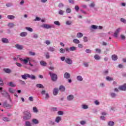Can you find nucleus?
<instances>
[{"label":"nucleus","instance_id":"38","mask_svg":"<svg viewBox=\"0 0 126 126\" xmlns=\"http://www.w3.org/2000/svg\"><path fill=\"white\" fill-rule=\"evenodd\" d=\"M60 52L61 54H64V53H65V49H63V48H61L60 50Z\"/></svg>","mask_w":126,"mask_h":126},{"label":"nucleus","instance_id":"25","mask_svg":"<svg viewBox=\"0 0 126 126\" xmlns=\"http://www.w3.org/2000/svg\"><path fill=\"white\" fill-rule=\"evenodd\" d=\"M40 64L42 66H47V63L45 62L44 61H40Z\"/></svg>","mask_w":126,"mask_h":126},{"label":"nucleus","instance_id":"10","mask_svg":"<svg viewBox=\"0 0 126 126\" xmlns=\"http://www.w3.org/2000/svg\"><path fill=\"white\" fill-rule=\"evenodd\" d=\"M53 94L54 96H57V94H59V89L55 88L53 89Z\"/></svg>","mask_w":126,"mask_h":126},{"label":"nucleus","instance_id":"22","mask_svg":"<svg viewBox=\"0 0 126 126\" xmlns=\"http://www.w3.org/2000/svg\"><path fill=\"white\" fill-rule=\"evenodd\" d=\"M111 58L113 61H117L118 60V56L116 54L113 55Z\"/></svg>","mask_w":126,"mask_h":126},{"label":"nucleus","instance_id":"48","mask_svg":"<svg viewBox=\"0 0 126 126\" xmlns=\"http://www.w3.org/2000/svg\"><path fill=\"white\" fill-rule=\"evenodd\" d=\"M95 51L96 52V53H98V54H101V50L99 48H96L95 49Z\"/></svg>","mask_w":126,"mask_h":126},{"label":"nucleus","instance_id":"27","mask_svg":"<svg viewBox=\"0 0 126 126\" xmlns=\"http://www.w3.org/2000/svg\"><path fill=\"white\" fill-rule=\"evenodd\" d=\"M77 80L78 81H82V80H83V78H82V76H77Z\"/></svg>","mask_w":126,"mask_h":126},{"label":"nucleus","instance_id":"45","mask_svg":"<svg viewBox=\"0 0 126 126\" xmlns=\"http://www.w3.org/2000/svg\"><path fill=\"white\" fill-rule=\"evenodd\" d=\"M54 24H55V25H57L58 26H60L61 25V23H60V22L58 21H56L54 22Z\"/></svg>","mask_w":126,"mask_h":126},{"label":"nucleus","instance_id":"7","mask_svg":"<svg viewBox=\"0 0 126 126\" xmlns=\"http://www.w3.org/2000/svg\"><path fill=\"white\" fill-rule=\"evenodd\" d=\"M3 106L4 108H6V109H10L11 108V105L7 103L6 101L3 102Z\"/></svg>","mask_w":126,"mask_h":126},{"label":"nucleus","instance_id":"42","mask_svg":"<svg viewBox=\"0 0 126 126\" xmlns=\"http://www.w3.org/2000/svg\"><path fill=\"white\" fill-rule=\"evenodd\" d=\"M91 27H92V29H94V30L98 29V26H97L95 25H92Z\"/></svg>","mask_w":126,"mask_h":126},{"label":"nucleus","instance_id":"40","mask_svg":"<svg viewBox=\"0 0 126 126\" xmlns=\"http://www.w3.org/2000/svg\"><path fill=\"white\" fill-rule=\"evenodd\" d=\"M110 96L112 97V98H115L117 94L114 93H110Z\"/></svg>","mask_w":126,"mask_h":126},{"label":"nucleus","instance_id":"53","mask_svg":"<svg viewBox=\"0 0 126 126\" xmlns=\"http://www.w3.org/2000/svg\"><path fill=\"white\" fill-rule=\"evenodd\" d=\"M92 51L90 49H86V52H87V54H91Z\"/></svg>","mask_w":126,"mask_h":126},{"label":"nucleus","instance_id":"39","mask_svg":"<svg viewBox=\"0 0 126 126\" xmlns=\"http://www.w3.org/2000/svg\"><path fill=\"white\" fill-rule=\"evenodd\" d=\"M3 121L4 122H9V121H10V120H9V118H8L7 117H3Z\"/></svg>","mask_w":126,"mask_h":126},{"label":"nucleus","instance_id":"17","mask_svg":"<svg viewBox=\"0 0 126 126\" xmlns=\"http://www.w3.org/2000/svg\"><path fill=\"white\" fill-rule=\"evenodd\" d=\"M61 121H62V117L60 116H58L56 117L55 119L56 123H57L58 124H59V123H60V122H61Z\"/></svg>","mask_w":126,"mask_h":126},{"label":"nucleus","instance_id":"62","mask_svg":"<svg viewBox=\"0 0 126 126\" xmlns=\"http://www.w3.org/2000/svg\"><path fill=\"white\" fill-rule=\"evenodd\" d=\"M69 3H71V4H74V0H68Z\"/></svg>","mask_w":126,"mask_h":126},{"label":"nucleus","instance_id":"24","mask_svg":"<svg viewBox=\"0 0 126 126\" xmlns=\"http://www.w3.org/2000/svg\"><path fill=\"white\" fill-rule=\"evenodd\" d=\"M7 85L8 86H10V87H15L16 85L15 84H14L12 82H10L7 84Z\"/></svg>","mask_w":126,"mask_h":126},{"label":"nucleus","instance_id":"55","mask_svg":"<svg viewBox=\"0 0 126 126\" xmlns=\"http://www.w3.org/2000/svg\"><path fill=\"white\" fill-rule=\"evenodd\" d=\"M71 23H72V22H71V21H67L66 22V25H70L71 24Z\"/></svg>","mask_w":126,"mask_h":126},{"label":"nucleus","instance_id":"36","mask_svg":"<svg viewBox=\"0 0 126 126\" xmlns=\"http://www.w3.org/2000/svg\"><path fill=\"white\" fill-rule=\"evenodd\" d=\"M18 82L19 83H20V84H21L22 85H25V84H26V83H25V82L21 80H19Z\"/></svg>","mask_w":126,"mask_h":126},{"label":"nucleus","instance_id":"12","mask_svg":"<svg viewBox=\"0 0 126 126\" xmlns=\"http://www.w3.org/2000/svg\"><path fill=\"white\" fill-rule=\"evenodd\" d=\"M1 42H2L3 44H8V43H9L8 39L6 38H2L1 39Z\"/></svg>","mask_w":126,"mask_h":126},{"label":"nucleus","instance_id":"30","mask_svg":"<svg viewBox=\"0 0 126 126\" xmlns=\"http://www.w3.org/2000/svg\"><path fill=\"white\" fill-rule=\"evenodd\" d=\"M108 125L109 126H115V122H114L113 121H109L108 123Z\"/></svg>","mask_w":126,"mask_h":126},{"label":"nucleus","instance_id":"32","mask_svg":"<svg viewBox=\"0 0 126 126\" xmlns=\"http://www.w3.org/2000/svg\"><path fill=\"white\" fill-rule=\"evenodd\" d=\"M73 43H74L75 44H79V43H80V41H79V40L75 38L73 40Z\"/></svg>","mask_w":126,"mask_h":126},{"label":"nucleus","instance_id":"41","mask_svg":"<svg viewBox=\"0 0 126 126\" xmlns=\"http://www.w3.org/2000/svg\"><path fill=\"white\" fill-rule=\"evenodd\" d=\"M69 50L70 51H76V47L74 46L70 47Z\"/></svg>","mask_w":126,"mask_h":126},{"label":"nucleus","instance_id":"1","mask_svg":"<svg viewBox=\"0 0 126 126\" xmlns=\"http://www.w3.org/2000/svg\"><path fill=\"white\" fill-rule=\"evenodd\" d=\"M32 115L31 113L29 111H25L24 112V115L22 118L24 121H28L31 119Z\"/></svg>","mask_w":126,"mask_h":126},{"label":"nucleus","instance_id":"54","mask_svg":"<svg viewBox=\"0 0 126 126\" xmlns=\"http://www.w3.org/2000/svg\"><path fill=\"white\" fill-rule=\"evenodd\" d=\"M30 62H32V63H37V61L34 59H32V58H30Z\"/></svg>","mask_w":126,"mask_h":126},{"label":"nucleus","instance_id":"47","mask_svg":"<svg viewBox=\"0 0 126 126\" xmlns=\"http://www.w3.org/2000/svg\"><path fill=\"white\" fill-rule=\"evenodd\" d=\"M58 115H59V116H63V111H58Z\"/></svg>","mask_w":126,"mask_h":126},{"label":"nucleus","instance_id":"52","mask_svg":"<svg viewBox=\"0 0 126 126\" xmlns=\"http://www.w3.org/2000/svg\"><path fill=\"white\" fill-rule=\"evenodd\" d=\"M90 7H94L95 6V3L92 2L91 3V4L89 5Z\"/></svg>","mask_w":126,"mask_h":126},{"label":"nucleus","instance_id":"23","mask_svg":"<svg viewBox=\"0 0 126 126\" xmlns=\"http://www.w3.org/2000/svg\"><path fill=\"white\" fill-rule=\"evenodd\" d=\"M25 126H32V124L30 121H27L25 123Z\"/></svg>","mask_w":126,"mask_h":126},{"label":"nucleus","instance_id":"33","mask_svg":"<svg viewBox=\"0 0 126 126\" xmlns=\"http://www.w3.org/2000/svg\"><path fill=\"white\" fill-rule=\"evenodd\" d=\"M106 79L107 81H113V80H114V79L112 77L109 76H107Z\"/></svg>","mask_w":126,"mask_h":126},{"label":"nucleus","instance_id":"8","mask_svg":"<svg viewBox=\"0 0 126 126\" xmlns=\"http://www.w3.org/2000/svg\"><path fill=\"white\" fill-rule=\"evenodd\" d=\"M121 30H122V29L121 28H118L117 29L114 34V36L115 37V38H118V35L120 32H121Z\"/></svg>","mask_w":126,"mask_h":126},{"label":"nucleus","instance_id":"64","mask_svg":"<svg viewBox=\"0 0 126 126\" xmlns=\"http://www.w3.org/2000/svg\"><path fill=\"white\" fill-rule=\"evenodd\" d=\"M121 38L122 40H126V36L123 34L121 35Z\"/></svg>","mask_w":126,"mask_h":126},{"label":"nucleus","instance_id":"44","mask_svg":"<svg viewBox=\"0 0 126 126\" xmlns=\"http://www.w3.org/2000/svg\"><path fill=\"white\" fill-rule=\"evenodd\" d=\"M82 108L84 109L85 110H86L88 109V106L86 104H84L82 105Z\"/></svg>","mask_w":126,"mask_h":126},{"label":"nucleus","instance_id":"31","mask_svg":"<svg viewBox=\"0 0 126 126\" xmlns=\"http://www.w3.org/2000/svg\"><path fill=\"white\" fill-rule=\"evenodd\" d=\"M32 122L33 124H35V125H37V124H39V121L36 119H32Z\"/></svg>","mask_w":126,"mask_h":126},{"label":"nucleus","instance_id":"50","mask_svg":"<svg viewBox=\"0 0 126 126\" xmlns=\"http://www.w3.org/2000/svg\"><path fill=\"white\" fill-rule=\"evenodd\" d=\"M74 8L76 11L77 12H78V10H79V7L78 6V5H76Z\"/></svg>","mask_w":126,"mask_h":126},{"label":"nucleus","instance_id":"19","mask_svg":"<svg viewBox=\"0 0 126 126\" xmlns=\"http://www.w3.org/2000/svg\"><path fill=\"white\" fill-rule=\"evenodd\" d=\"M27 32H23L20 33V35L21 37H26L27 36Z\"/></svg>","mask_w":126,"mask_h":126},{"label":"nucleus","instance_id":"26","mask_svg":"<svg viewBox=\"0 0 126 126\" xmlns=\"http://www.w3.org/2000/svg\"><path fill=\"white\" fill-rule=\"evenodd\" d=\"M77 38H82L83 37V34L81 32H78L77 33Z\"/></svg>","mask_w":126,"mask_h":126},{"label":"nucleus","instance_id":"18","mask_svg":"<svg viewBox=\"0 0 126 126\" xmlns=\"http://www.w3.org/2000/svg\"><path fill=\"white\" fill-rule=\"evenodd\" d=\"M3 70L6 73H10V72H11V70H10V69H9V68H5L3 69Z\"/></svg>","mask_w":126,"mask_h":126},{"label":"nucleus","instance_id":"51","mask_svg":"<svg viewBox=\"0 0 126 126\" xmlns=\"http://www.w3.org/2000/svg\"><path fill=\"white\" fill-rule=\"evenodd\" d=\"M29 54L31 56H35V55H36V53H35V52H33L32 51H30Z\"/></svg>","mask_w":126,"mask_h":126},{"label":"nucleus","instance_id":"59","mask_svg":"<svg viewBox=\"0 0 126 126\" xmlns=\"http://www.w3.org/2000/svg\"><path fill=\"white\" fill-rule=\"evenodd\" d=\"M38 34H33L32 38H34V39H37V38H38Z\"/></svg>","mask_w":126,"mask_h":126},{"label":"nucleus","instance_id":"9","mask_svg":"<svg viewBox=\"0 0 126 126\" xmlns=\"http://www.w3.org/2000/svg\"><path fill=\"white\" fill-rule=\"evenodd\" d=\"M65 62L68 64H72V60L69 58H67L65 59Z\"/></svg>","mask_w":126,"mask_h":126},{"label":"nucleus","instance_id":"3","mask_svg":"<svg viewBox=\"0 0 126 126\" xmlns=\"http://www.w3.org/2000/svg\"><path fill=\"white\" fill-rule=\"evenodd\" d=\"M0 93L3 97H5L6 98H10V95H9V94L6 92L5 90H3L2 88L0 87Z\"/></svg>","mask_w":126,"mask_h":126},{"label":"nucleus","instance_id":"14","mask_svg":"<svg viewBox=\"0 0 126 126\" xmlns=\"http://www.w3.org/2000/svg\"><path fill=\"white\" fill-rule=\"evenodd\" d=\"M64 78H66V79H68V78H70V74L65 72L64 74Z\"/></svg>","mask_w":126,"mask_h":126},{"label":"nucleus","instance_id":"61","mask_svg":"<svg viewBox=\"0 0 126 126\" xmlns=\"http://www.w3.org/2000/svg\"><path fill=\"white\" fill-rule=\"evenodd\" d=\"M46 59H50V54H49V52L46 53Z\"/></svg>","mask_w":126,"mask_h":126},{"label":"nucleus","instance_id":"21","mask_svg":"<svg viewBox=\"0 0 126 126\" xmlns=\"http://www.w3.org/2000/svg\"><path fill=\"white\" fill-rule=\"evenodd\" d=\"M15 47L17 49H18V50H22V49H23V46L19 44H16Z\"/></svg>","mask_w":126,"mask_h":126},{"label":"nucleus","instance_id":"37","mask_svg":"<svg viewBox=\"0 0 126 126\" xmlns=\"http://www.w3.org/2000/svg\"><path fill=\"white\" fill-rule=\"evenodd\" d=\"M26 30H28V31H30V32H33V29L30 27H26Z\"/></svg>","mask_w":126,"mask_h":126},{"label":"nucleus","instance_id":"49","mask_svg":"<svg viewBox=\"0 0 126 126\" xmlns=\"http://www.w3.org/2000/svg\"><path fill=\"white\" fill-rule=\"evenodd\" d=\"M66 13H70V12H71V9L67 8L66 9Z\"/></svg>","mask_w":126,"mask_h":126},{"label":"nucleus","instance_id":"35","mask_svg":"<svg viewBox=\"0 0 126 126\" xmlns=\"http://www.w3.org/2000/svg\"><path fill=\"white\" fill-rule=\"evenodd\" d=\"M36 87H37L38 88H42L44 89V86H43L42 84H37L36 85Z\"/></svg>","mask_w":126,"mask_h":126},{"label":"nucleus","instance_id":"4","mask_svg":"<svg viewBox=\"0 0 126 126\" xmlns=\"http://www.w3.org/2000/svg\"><path fill=\"white\" fill-rule=\"evenodd\" d=\"M49 75H50V77H51L52 81L56 82L58 80V75L56 73L49 72Z\"/></svg>","mask_w":126,"mask_h":126},{"label":"nucleus","instance_id":"6","mask_svg":"<svg viewBox=\"0 0 126 126\" xmlns=\"http://www.w3.org/2000/svg\"><path fill=\"white\" fill-rule=\"evenodd\" d=\"M40 27H42V28H45V29H50L51 28H53L54 26L45 24L41 25Z\"/></svg>","mask_w":126,"mask_h":126},{"label":"nucleus","instance_id":"43","mask_svg":"<svg viewBox=\"0 0 126 126\" xmlns=\"http://www.w3.org/2000/svg\"><path fill=\"white\" fill-rule=\"evenodd\" d=\"M120 21L121 22H123V23H124L125 24H126V20L124 18H121Z\"/></svg>","mask_w":126,"mask_h":126},{"label":"nucleus","instance_id":"63","mask_svg":"<svg viewBox=\"0 0 126 126\" xmlns=\"http://www.w3.org/2000/svg\"><path fill=\"white\" fill-rule=\"evenodd\" d=\"M59 14L60 15H63V11L60 10L59 12Z\"/></svg>","mask_w":126,"mask_h":126},{"label":"nucleus","instance_id":"28","mask_svg":"<svg viewBox=\"0 0 126 126\" xmlns=\"http://www.w3.org/2000/svg\"><path fill=\"white\" fill-rule=\"evenodd\" d=\"M8 92L9 93H11V94H13L14 92H15V90H13V89L10 88L8 89Z\"/></svg>","mask_w":126,"mask_h":126},{"label":"nucleus","instance_id":"60","mask_svg":"<svg viewBox=\"0 0 126 126\" xmlns=\"http://www.w3.org/2000/svg\"><path fill=\"white\" fill-rule=\"evenodd\" d=\"M16 64L17 66H19V67H21V66H22V64L19 63H16Z\"/></svg>","mask_w":126,"mask_h":126},{"label":"nucleus","instance_id":"13","mask_svg":"<svg viewBox=\"0 0 126 126\" xmlns=\"http://www.w3.org/2000/svg\"><path fill=\"white\" fill-rule=\"evenodd\" d=\"M119 89H120V90H122L123 91H126V84H124V85H123V86H120Z\"/></svg>","mask_w":126,"mask_h":126},{"label":"nucleus","instance_id":"58","mask_svg":"<svg viewBox=\"0 0 126 126\" xmlns=\"http://www.w3.org/2000/svg\"><path fill=\"white\" fill-rule=\"evenodd\" d=\"M29 100L31 101V102H33L34 101V99L33 98V96H30L29 97Z\"/></svg>","mask_w":126,"mask_h":126},{"label":"nucleus","instance_id":"16","mask_svg":"<svg viewBox=\"0 0 126 126\" xmlns=\"http://www.w3.org/2000/svg\"><path fill=\"white\" fill-rule=\"evenodd\" d=\"M47 50L49 52H55L56 51V49H55V48L53 47H49L48 48H47Z\"/></svg>","mask_w":126,"mask_h":126},{"label":"nucleus","instance_id":"34","mask_svg":"<svg viewBox=\"0 0 126 126\" xmlns=\"http://www.w3.org/2000/svg\"><path fill=\"white\" fill-rule=\"evenodd\" d=\"M8 27H10V28H12V27H14L15 25L13 23H10L8 24Z\"/></svg>","mask_w":126,"mask_h":126},{"label":"nucleus","instance_id":"15","mask_svg":"<svg viewBox=\"0 0 126 126\" xmlns=\"http://www.w3.org/2000/svg\"><path fill=\"white\" fill-rule=\"evenodd\" d=\"M59 90L60 91H61V92H64V91H65V88L63 86H60Z\"/></svg>","mask_w":126,"mask_h":126},{"label":"nucleus","instance_id":"29","mask_svg":"<svg viewBox=\"0 0 126 126\" xmlns=\"http://www.w3.org/2000/svg\"><path fill=\"white\" fill-rule=\"evenodd\" d=\"M7 18H8V19L12 20V19H14V18H15V16H13V15H8L7 16Z\"/></svg>","mask_w":126,"mask_h":126},{"label":"nucleus","instance_id":"2","mask_svg":"<svg viewBox=\"0 0 126 126\" xmlns=\"http://www.w3.org/2000/svg\"><path fill=\"white\" fill-rule=\"evenodd\" d=\"M21 77L23 79H25V80H26L27 78H31L33 80H35V79H36V76H35V75L32 74L30 75L29 74H24V75H22Z\"/></svg>","mask_w":126,"mask_h":126},{"label":"nucleus","instance_id":"56","mask_svg":"<svg viewBox=\"0 0 126 126\" xmlns=\"http://www.w3.org/2000/svg\"><path fill=\"white\" fill-rule=\"evenodd\" d=\"M63 6H64V5H63V3H60L59 4V5H58V7H59V8L63 7Z\"/></svg>","mask_w":126,"mask_h":126},{"label":"nucleus","instance_id":"20","mask_svg":"<svg viewBox=\"0 0 126 126\" xmlns=\"http://www.w3.org/2000/svg\"><path fill=\"white\" fill-rule=\"evenodd\" d=\"M94 58L95 60H96V61H99V60H101V57L100 56H99L98 54H95L94 56Z\"/></svg>","mask_w":126,"mask_h":126},{"label":"nucleus","instance_id":"46","mask_svg":"<svg viewBox=\"0 0 126 126\" xmlns=\"http://www.w3.org/2000/svg\"><path fill=\"white\" fill-rule=\"evenodd\" d=\"M33 111L34 113H38V109L36 107H33Z\"/></svg>","mask_w":126,"mask_h":126},{"label":"nucleus","instance_id":"5","mask_svg":"<svg viewBox=\"0 0 126 126\" xmlns=\"http://www.w3.org/2000/svg\"><path fill=\"white\" fill-rule=\"evenodd\" d=\"M19 60L20 61H21V62H23L25 64H27V63H28V62H30V58L28 57L24 59L22 58H19Z\"/></svg>","mask_w":126,"mask_h":126},{"label":"nucleus","instance_id":"57","mask_svg":"<svg viewBox=\"0 0 126 126\" xmlns=\"http://www.w3.org/2000/svg\"><path fill=\"white\" fill-rule=\"evenodd\" d=\"M40 20H41V18L36 17L35 19L33 20V21H40Z\"/></svg>","mask_w":126,"mask_h":126},{"label":"nucleus","instance_id":"11","mask_svg":"<svg viewBox=\"0 0 126 126\" xmlns=\"http://www.w3.org/2000/svg\"><path fill=\"white\" fill-rule=\"evenodd\" d=\"M74 99V96L72 94H70L67 96V100L68 101H72Z\"/></svg>","mask_w":126,"mask_h":126}]
</instances>
